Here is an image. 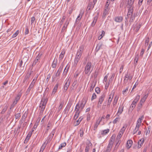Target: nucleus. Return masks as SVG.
Listing matches in <instances>:
<instances>
[{"label": "nucleus", "instance_id": "nucleus-1", "mask_svg": "<svg viewBox=\"0 0 152 152\" xmlns=\"http://www.w3.org/2000/svg\"><path fill=\"white\" fill-rule=\"evenodd\" d=\"M84 47V46L83 45H81L80 46L79 48L77 51L73 63L74 66H76L80 60V59L82 56Z\"/></svg>", "mask_w": 152, "mask_h": 152}, {"label": "nucleus", "instance_id": "nucleus-2", "mask_svg": "<svg viewBox=\"0 0 152 152\" xmlns=\"http://www.w3.org/2000/svg\"><path fill=\"white\" fill-rule=\"evenodd\" d=\"M48 100V99L47 97H45L44 96L42 98L39 106V110H40L39 114L40 115L43 113L45 107Z\"/></svg>", "mask_w": 152, "mask_h": 152}, {"label": "nucleus", "instance_id": "nucleus-3", "mask_svg": "<svg viewBox=\"0 0 152 152\" xmlns=\"http://www.w3.org/2000/svg\"><path fill=\"white\" fill-rule=\"evenodd\" d=\"M91 63L90 62H88L84 70L85 74H88L89 73L90 74L92 70H91Z\"/></svg>", "mask_w": 152, "mask_h": 152}, {"label": "nucleus", "instance_id": "nucleus-4", "mask_svg": "<svg viewBox=\"0 0 152 152\" xmlns=\"http://www.w3.org/2000/svg\"><path fill=\"white\" fill-rule=\"evenodd\" d=\"M105 46L104 45L102 42H99L97 44L96 50V51H98L101 49H104L105 48Z\"/></svg>", "mask_w": 152, "mask_h": 152}, {"label": "nucleus", "instance_id": "nucleus-5", "mask_svg": "<svg viewBox=\"0 0 152 152\" xmlns=\"http://www.w3.org/2000/svg\"><path fill=\"white\" fill-rule=\"evenodd\" d=\"M55 132H56V130L55 129H53L51 133L49 135L48 137V139L47 140V143H49L50 142V141L51 140L52 138L53 137L54 135V134Z\"/></svg>", "mask_w": 152, "mask_h": 152}, {"label": "nucleus", "instance_id": "nucleus-6", "mask_svg": "<svg viewBox=\"0 0 152 152\" xmlns=\"http://www.w3.org/2000/svg\"><path fill=\"white\" fill-rule=\"evenodd\" d=\"M87 99L83 98L81 101L80 104H79L81 110H83L87 102Z\"/></svg>", "mask_w": 152, "mask_h": 152}, {"label": "nucleus", "instance_id": "nucleus-7", "mask_svg": "<svg viewBox=\"0 0 152 152\" xmlns=\"http://www.w3.org/2000/svg\"><path fill=\"white\" fill-rule=\"evenodd\" d=\"M104 97L105 95L103 94L99 97L98 103V107H101V104L104 99Z\"/></svg>", "mask_w": 152, "mask_h": 152}, {"label": "nucleus", "instance_id": "nucleus-8", "mask_svg": "<svg viewBox=\"0 0 152 152\" xmlns=\"http://www.w3.org/2000/svg\"><path fill=\"white\" fill-rule=\"evenodd\" d=\"M62 69V68H61V67H60L59 69L57 71V72L56 73V74L55 75H53V76L52 77L53 79V80H55L56 78H57V77H58L60 76Z\"/></svg>", "mask_w": 152, "mask_h": 152}, {"label": "nucleus", "instance_id": "nucleus-9", "mask_svg": "<svg viewBox=\"0 0 152 152\" xmlns=\"http://www.w3.org/2000/svg\"><path fill=\"white\" fill-rule=\"evenodd\" d=\"M83 14L84 12L82 11V10H80V13L76 19L75 22L76 24H78L79 23Z\"/></svg>", "mask_w": 152, "mask_h": 152}, {"label": "nucleus", "instance_id": "nucleus-10", "mask_svg": "<svg viewBox=\"0 0 152 152\" xmlns=\"http://www.w3.org/2000/svg\"><path fill=\"white\" fill-rule=\"evenodd\" d=\"M70 81L69 79H68L66 81V82L64 86V92H66L70 85Z\"/></svg>", "mask_w": 152, "mask_h": 152}, {"label": "nucleus", "instance_id": "nucleus-11", "mask_svg": "<svg viewBox=\"0 0 152 152\" xmlns=\"http://www.w3.org/2000/svg\"><path fill=\"white\" fill-rule=\"evenodd\" d=\"M144 116L142 115L138 119L137 124L136 127V128H139L140 126H141V123L142 122V120L144 118Z\"/></svg>", "mask_w": 152, "mask_h": 152}, {"label": "nucleus", "instance_id": "nucleus-12", "mask_svg": "<svg viewBox=\"0 0 152 152\" xmlns=\"http://www.w3.org/2000/svg\"><path fill=\"white\" fill-rule=\"evenodd\" d=\"M144 116L142 115L138 119L137 124L136 127V128H139L140 126H141V123L142 122V120L144 118Z\"/></svg>", "mask_w": 152, "mask_h": 152}, {"label": "nucleus", "instance_id": "nucleus-13", "mask_svg": "<svg viewBox=\"0 0 152 152\" xmlns=\"http://www.w3.org/2000/svg\"><path fill=\"white\" fill-rule=\"evenodd\" d=\"M134 0H127L126 2L127 8H134L133 4Z\"/></svg>", "mask_w": 152, "mask_h": 152}, {"label": "nucleus", "instance_id": "nucleus-14", "mask_svg": "<svg viewBox=\"0 0 152 152\" xmlns=\"http://www.w3.org/2000/svg\"><path fill=\"white\" fill-rule=\"evenodd\" d=\"M92 146V144L90 141H88L86 143V145L85 150V152H89L90 148Z\"/></svg>", "mask_w": 152, "mask_h": 152}, {"label": "nucleus", "instance_id": "nucleus-15", "mask_svg": "<svg viewBox=\"0 0 152 152\" xmlns=\"http://www.w3.org/2000/svg\"><path fill=\"white\" fill-rule=\"evenodd\" d=\"M41 55V54L40 55L39 54L36 57L34 61V62L32 64V65L33 66L35 65L38 62V61L40 60Z\"/></svg>", "mask_w": 152, "mask_h": 152}, {"label": "nucleus", "instance_id": "nucleus-16", "mask_svg": "<svg viewBox=\"0 0 152 152\" xmlns=\"http://www.w3.org/2000/svg\"><path fill=\"white\" fill-rule=\"evenodd\" d=\"M114 20L117 23H121L123 20V17L121 16H116L114 18Z\"/></svg>", "mask_w": 152, "mask_h": 152}, {"label": "nucleus", "instance_id": "nucleus-17", "mask_svg": "<svg viewBox=\"0 0 152 152\" xmlns=\"http://www.w3.org/2000/svg\"><path fill=\"white\" fill-rule=\"evenodd\" d=\"M114 94H113V95H112V94H110L109 95L107 101V105L108 106H110V105L111 103V102L114 96Z\"/></svg>", "mask_w": 152, "mask_h": 152}, {"label": "nucleus", "instance_id": "nucleus-18", "mask_svg": "<svg viewBox=\"0 0 152 152\" xmlns=\"http://www.w3.org/2000/svg\"><path fill=\"white\" fill-rule=\"evenodd\" d=\"M113 144V141L112 140L110 141L107 146L106 150L107 152H109L111 149Z\"/></svg>", "mask_w": 152, "mask_h": 152}, {"label": "nucleus", "instance_id": "nucleus-19", "mask_svg": "<svg viewBox=\"0 0 152 152\" xmlns=\"http://www.w3.org/2000/svg\"><path fill=\"white\" fill-rule=\"evenodd\" d=\"M124 107V106L122 105L120 106L119 107L117 113V114L118 115V116H119L122 113V112L123 111Z\"/></svg>", "mask_w": 152, "mask_h": 152}, {"label": "nucleus", "instance_id": "nucleus-20", "mask_svg": "<svg viewBox=\"0 0 152 152\" xmlns=\"http://www.w3.org/2000/svg\"><path fill=\"white\" fill-rule=\"evenodd\" d=\"M132 143V141L131 140H129L127 141L126 145V147L128 149H129L131 147Z\"/></svg>", "mask_w": 152, "mask_h": 152}, {"label": "nucleus", "instance_id": "nucleus-21", "mask_svg": "<svg viewBox=\"0 0 152 152\" xmlns=\"http://www.w3.org/2000/svg\"><path fill=\"white\" fill-rule=\"evenodd\" d=\"M128 11L127 13V16L128 17H129L130 16L133 15V8H128Z\"/></svg>", "mask_w": 152, "mask_h": 152}, {"label": "nucleus", "instance_id": "nucleus-22", "mask_svg": "<svg viewBox=\"0 0 152 152\" xmlns=\"http://www.w3.org/2000/svg\"><path fill=\"white\" fill-rule=\"evenodd\" d=\"M130 75H129V74H128V72H127V73L126 74H125V77H124L125 78L124 80V84H125V85H126L127 82H128V81L129 79V77Z\"/></svg>", "mask_w": 152, "mask_h": 152}, {"label": "nucleus", "instance_id": "nucleus-23", "mask_svg": "<svg viewBox=\"0 0 152 152\" xmlns=\"http://www.w3.org/2000/svg\"><path fill=\"white\" fill-rule=\"evenodd\" d=\"M80 108L79 105V102L75 106V111H76L75 113H80V111L79 110Z\"/></svg>", "mask_w": 152, "mask_h": 152}, {"label": "nucleus", "instance_id": "nucleus-24", "mask_svg": "<svg viewBox=\"0 0 152 152\" xmlns=\"http://www.w3.org/2000/svg\"><path fill=\"white\" fill-rule=\"evenodd\" d=\"M96 82L94 81H93L92 82L90 89V91H92L93 90L94 88L96 86Z\"/></svg>", "mask_w": 152, "mask_h": 152}, {"label": "nucleus", "instance_id": "nucleus-25", "mask_svg": "<svg viewBox=\"0 0 152 152\" xmlns=\"http://www.w3.org/2000/svg\"><path fill=\"white\" fill-rule=\"evenodd\" d=\"M28 113V111H26L25 112L23 113L21 118L23 120V121H25L27 117Z\"/></svg>", "mask_w": 152, "mask_h": 152}, {"label": "nucleus", "instance_id": "nucleus-26", "mask_svg": "<svg viewBox=\"0 0 152 152\" xmlns=\"http://www.w3.org/2000/svg\"><path fill=\"white\" fill-rule=\"evenodd\" d=\"M148 96V94H145L141 99L140 103H144Z\"/></svg>", "mask_w": 152, "mask_h": 152}, {"label": "nucleus", "instance_id": "nucleus-27", "mask_svg": "<svg viewBox=\"0 0 152 152\" xmlns=\"http://www.w3.org/2000/svg\"><path fill=\"white\" fill-rule=\"evenodd\" d=\"M69 66H68V65H67L65 68L64 69V71L63 72V76L64 75H66L67 72L69 70Z\"/></svg>", "mask_w": 152, "mask_h": 152}, {"label": "nucleus", "instance_id": "nucleus-28", "mask_svg": "<svg viewBox=\"0 0 152 152\" xmlns=\"http://www.w3.org/2000/svg\"><path fill=\"white\" fill-rule=\"evenodd\" d=\"M100 122L99 121L98 119L96 120L95 124L94 126V130H96Z\"/></svg>", "mask_w": 152, "mask_h": 152}, {"label": "nucleus", "instance_id": "nucleus-29", "mask_svg": "<svg viewBox=\"0 0 152 152\" xmlns=\"http://www.w3.org/2000/svg\"><path fill=\"white\" fill-rule=\"evenodd\" d=\"M127 127V125L126 124H124L119 132L123 134Z\"/></svg>", "mask_w": 152, "mask_h": 152}, {"label": "nucleus", "instance_id": "nucleus-30", "mask_svg": "<svg viewBox=\"0 0 152 152\" xmlns=\"http://www.w3.org/2000/svg\"><path fill=\"white\" fill-rule=\"evenodd\" d=\"M123 135V134L119 132L118 135H117L116 140L118 142H121L120 141V138L121 137L122 135Z\"/></svg>", "mask_w": 152, "mask_h": 152}, {"label": "nucleus", "instance_id": "nucleus-31", "mask_svg": "<svg viewBox=\"0 0 152 152\" xmlns=\"http://www.w3.org/2000/svg\"><path fill=\"white\" fill-rule=\"evenodd\" d=\"M65 53V51L64 50H63L61 51L59 57V59L60 60H62L63 58L64 55Z\"/></svg>", "mask_w": 152, "mask_h": 152}, {"label": "nucleus", "instance_id": "nucleus-32", "mask_svg": "<svg viewBox=\"0 0 152 152\" xmlns=\"http://www.w3.org/2000/svg\"><path fill=\"white\" fill-rule=\"evenodd\" d=\"M94 4H92V2H90L87 7V9L89 10L92 9L94 7Z\"/></svg>", "mask_w": 152, "mask_h": 152}, {"label": "nucleus", "instance_id": "nucleus-33", "mask_svg": "<svg viewBox=\"0 0 152 152\" xmlns=\"http://www.w3.org/2000/svg\"><path fill=\"white\" fill-rule=\"evenodd\" d=\"M57 62V59L54 58L52 65V68H55L56 67Z\"/></svg>", "mask_w": 152, "mask_h": 152}, {"label": "nucleus", "instance_id": "nucleus-34", "mask_svg": "<svg viewBox=\"0 0 152 152\" xmlns=\"http://www.w3.org/2000/svg\"><path fill=\"white\" fill-rule=\"evenodd\" d=\"M8 108V106L7 105H6L3 107L2 109L1 112L0 113L1 114H3L6 112L7 111Z\"/></svg>", "mask_w": 152, "mask_h": 152}, {"label": "nucleus", "instance_id": "nucleus-35", "mask_svg": "<svg viewBox=\"0 0 152 152\" xmlns=\"http://www.w3.org/2000/svg\"><path fill=\"white\" fill-rule=\"evenodd\" d=\"M129 88V87L127 86L126 87V88L125 89H124L122 91V94L123 95H125V96H126L127 95V93L128 91Z\"/></svg>", "mask_w": 152, "mask_h": 152}, {"label": "nucleus", "instance_id": "nucleus-36", "mask_svg": "<svg viewBox=\"0 0 152 152\" xmlns=\"http://www.w3.org/2000/svg\"><path fill=\"white\" fill-rule=\"evenodd\" d=\"M144 140L141 139L139 140L138 142V148H140L141 147V146L142 145L143 143Z\"/></svg>", "mask_w": 152, "mask_h": 152}, {"label": "nucleus", "instance_id": "nucleus-37", "mask_svg": "<svg viewBox=\"0 0 152 152\" xmlns=\"http://www.w3.org/2000/svg\"><path fill=\"white\" fill-rule=\"evenodd\" d=\"M21 96V93H19L18 94L17 96H16L15 100L16 101L18 102V101L19 100Z\"/></svg>", "mask_w": 152, "mask_h": 152}, {"label": "nucleus", "instance_id": "nucleus-38", "mask_svg": "<svg viewBox=\"0 0 152 152\" xmlns=\"http://www.w3.org/2000/svg\"><path fill=\"white\" fill-rule=\"evenodd\" d=\"M109 132V129H107L102 130L101 132V134L102 135H105L107 134Z\"/></svg>", "mask_w": 152, "mask_h": 152}, {"label": "nucleus", "instance_id": "nucleus-39", "mask_svg": "<svg viewBox=\"0 0 152 152\" xmlns=\"http://www.w3.org/2000/svg\"><path fill=\"white\" fill-rule=\"evenodd\" d=\"M15 116L16 120L17 119H18L21 117V114L20 113H15Z\"/></svg>", "mask_w": 152, "mask_h": 152}, {"label": "nucleus", "instance_id": "nucleus-40", "mask_svg": "<svg viewBox=\"0 0 152 152\" xmlns=\"http://www.w3.org/2000/svg\"><path fill=\"white\" fill-rule=\"evenodd\" d=\"M80 71H76L74 74V77L75 78H77L79 74L80 73Z\"/></svg>", "mask_w": 152, "mask_h": 152}, {"label": "nucleus", "instance_id": "nucleus-41", "mask_svg": "<svg viewBox=\"0 0 152 152\" xmlns=\"http://www.w3.org/2000/svg\"><path fill=\"white\" fill-rule=\"evenodd\" d=\"M66 143L65 142H64L61 143L60 145L59 146L58 149H61L62 148L65 147L66 145Z\"/></svg>", "mask_w": 152, "mask_h": 152}, {"label": "nucleus", "instance_id": "nucleus-42", "mask_svg": "<svg viewBox=\"0 0 152 152\" xmlns=\"http://www.w3.org/2000/svg\"><path fill=\"white\" fill-rule=\"evenodd\" d=\"M108 11L106 10H104L103 15H102V17H106V16L108 14Z\"/></svg>", "mask_w": 152, "mask_h": 152}, {"label": "nucleus", "instance_id": "nucleus-43", "mask_svg": "<svg viewBox=\"0 0 152 152\" xmlns=\"http://www.w3.org/2000/svg\"><path fill=\"white\" fill-rule=\"evenodd\" d=\"M120 144V142H117V143H116L115 147H114V149H113V151L114 152L115 151L116 152L118 148V147L119 146V145Z\"/></svg>", "mask_w": 152, "mask_h": 152}, {"label": "nucleus", "instance_id": "nucleus-44", "mask_svg": "<svg viewBox=\"0 0 152 152\" xmlns=\"http://www.w3.org/2000/svg\"><path fill=\"white\" fill-rule=\"evenodd\" d=\"M135 19V15H131L130 20H129V22H132Z\"/></svg>", "mask_w": 152, "mask_h": 152}, {"label": "nucleus", "instance_id": "nucleus-45", "mask_svg": "<svg viewBox=\"0 0 152 152\" xmlns=\"http://www.w3.org/2000/svg\"><path fill=\"white\" fill-rule=\"evenodd\" d=\"M120 119V118L119 117L116 118L113 121V124H115L117 123V122L119 121Z\"/></svg>", "mask_w": 152, "mask_h": 152}, {"label": "nucleus", "instance_id": "nucleus-46", "mask_svg": "<svg viewBox=\"0 0 152 152\" xmlns=\"http://www.w3.org/2000/svg\"><path fill=\"white\" fill-rule=\"evenodd\" d=\"M19 31L18 30H17L16 32L13 34L12 36V38H14L16 37L19 33Z\"/></svg>", "mask_w": 152, "mask_h": 152}, {"label": "nucleus", "instance_id": "nucleus-47", "mask_svg": "<svg viewBox=\"0 0 152 152\" xmlns=\"http://www.w3.org/2000/svg\"><path fill=\"white\" fill-rule=\"evenodd\" d=\"M51 125V123L50 122H49L48 124L46 131H45V133H47L48 132V130L50 129V127Z\"/></svg>", "mask_w": 152, "mask_h": 152}, {"label": "nucleus", "instance_id": "nucleus-48", "mask_svg": "<svg viewBox=\"0 0 152 152\" xmlns=\"http://www.w3.org/2000/svg\"><path fill=\"white\" fill-rule=\"evenodd\" d=\"M135 106H135V105H133L132 104H131L130 107V108L129 109V111H132L134 109V108L135 107Z\"/></svg>", "mask_w": 152, "mask_h": 152}, {"label": "nucleus", "instance_id": "nucleus-49", "mask_svg": "<svg viewBox=\"0 0 152 152\" xmlns=\"http://www.w3.org/2000/svg\"><path fill=\"white\" fill-rule=\"evenodd\" d=\"M97 18H94V19L91 24V26H94L95 25L97 21Z\"/></svg>", "mask_w": 152, "mask_h": 152}, {"label": "nucleus", "instance_id": "nucleus-50", "mask_svg": "<svg viewBox=\"0 0 152 152\" xmlns=\"http://www.w3.org/2000/svg\"><path fill=\"white\" fill-rule=\"evenodd\" d=\"M58 84H56L54 87L53 91L56 92L58 88Z\"/></svg>", "mask_w": 152, "mask_h": 152}, {"label": "nucleus", "instance_id": "nucleus-51", "mask_svg": "<svg viewBox=\"0 0 152 152\" xmlns=\"http://www.w3.org/2000/svg\"><path fill=\"white\" fill-rule=\"evenodd\" d=\"M33 88L30 85L26 92L27 94H28L30 92L31 90Z\"/></svg>", "mask_w": 152, "mask_h": 152}, {"label": "nucleus", "instance_id": "nucleus-52", "mask_svg": "<svg viewBox=\"0 0 152 152\" xmlns=\"http://www.w3.org/2000/svg\"><path fill=\"white\" fill-rule=\"evenodd\" d=\"M149 42V38H147L145 40V46H147L148 45V43Z\"/></svg>", "mask_w": 152, "mask_h": 152}, {"label": "nucleus", "instance_id": "nucleus-53", "mask_svg": "<svg viewBox=\"0 0 152 152\" xmlns=\"http://www.w3.org/2000/svg\"><path fill=\"white\" fill-rule=\"evenodd\" d=\"M80 113H75V114L74 116V119L76 120L78 118Z\"/></svg>", "mask_w": 152, "mask_h": 152}, {"label": "nucleus", "instance_id": "nucleus-54", "mask_svg": "<svg viewBox=\"0 0 152 152\" xmlns=\"http://www.w3.org/2000/svg\"><path fill=\"white\" fill-rule=\"evenodd\" d=\"M96 94L95 93H93L92 95L91 98V101H92L94 99H96Z\"/></svg>", "mask_w": 152, "mask_h": 152}, {"label": "nucleus", "instance_id": "nucleus-55", "mask_svg": "<svg viewBox=\"0 0 152 152\" xmlns=\"http://www.w3.org/2000/svg\"><path fill=\"white\" fill-rule=\"evenodd\" d=\"M141 26V25L140 24H138L136 26V28L135 29V31L136 32H137L138 31L139 29L140 28Z\"/></svg>", "mask_w": 152, "mask_h": 152}, {"label": "nucleus", "instance_id": "nucleus-56", "mask_svg": "<svg viewBox=\"0 0 152 152\" xmlns=\"http://www.w3.org/2000/svg\"><path fill=\"white\" fill-rule=\"evenodd\" d=\"M140 98V96L139 95H137L136 96V98L134 99V101L137 102L139 100Z\"/></svg>", "mask_w": 152, "mask_h": 152}, {"label": "nucleus", "instance_id": "nucleus-57", "mask_svg": "<svg viewBox=\"0 0 152 152\" xmlns=\"http://www.w3.org/2000/svg\"><path fill=\"white\" fill-rule=\"evenodd\" d=\"M96 92L98 94H99L100 92V89L99 88L96 87L95 88Z\"/></svg>", "mask_w": 152, "mask_h": 152}, {"label": "nucleus", "instance_id": "nucleus-58", "mask_svg": "<svg viewBox=\"0 0 152 152\" xmlns=\"http://www.w3.org/2000/svg\"><path fill=\"white\" fill-rule=\"evenodd\" d=\"M109 73H108L107 75H106L104 77L103 81H104L105 82H107V78L108 76Z\"/></svg>", "mask_w": 152, "mask_h": 152}, {"label": "nucleus", "instance_id": "nucleus-59", "mask_svg": "<svg viewBox=\"0 0 152 152\" xmlns=\"http://www.w3.org/2000/svg\"><path fill=\"white\" fill-rule=\"evenodd\" d=\"M35 20V18L34 17H32L31 18V24H32L34 22V21Z\"/></svg>", "mask_w": 152, "mask_h": 152}, {"label": "nucleus", "instance_id": "nucleus-60", "mask_svg": "<svg viewBox=\"0 0 152 152\" xmlns=\"http://www.w3.org/2000/svg\"><path fill=\"white\" fill-rule=\"evenodd\" d=\"M145 50L143 48L142 49L140 53V56L142 57L144 53Z\"/></svg>", "mask_w": 152, "mask_h": 152}, {"label": "nucleus", "instance_id": "nucleus-61", "mask_svg": "<svg viewBox=\"0 0 152 152\" xmlns=\"http://www.w3.org/2000/svg\"><path fill=\"white\" fill-rule=\"evenodd\" d=\"M45 146H44L43 145H42V147H41V148L40 149V150L39 151V152H43L44 149H45Z\"/></svg>", "mask_w": 152, "mask_h": 152}, {"label": "nucleus", "instance_id": "nucleus-62", "mask_svg": "<svg viewBox=\"0 0 152 152\" xmlns=\"http://www.w3.org/2000/svg\"><path fill=\"white\" fill-rule=\"evenodd\" d=\"M63 103H60V105L59 106L58 108V110L59 111H60L62 109V108L63 107Z\"/></svg>", "mask_w": 152, "mask_h": 152}, {"label": "nucleus", "instance_id": "nucleus-63", "mask_svg": "<svg viewBox=\"0 0 152 152\" xmlns=\"http://www.w3.org/2000/svg\"><path fill=\"white\" fill-rule=\"evenodd\" d=\"M142 103H140H140L138 104V109H140L141 108L142 106Z\"/></svg>", "mask_w": 152, "mask_h": 152}, {"label": "nucleus", "instance_id": "nucleus-64", "mask_svg": "<svg viewBox=\"0 0 152 152\" xmlns=\"http://www.w3.org/2000/svg\"><path fill=\"white\" fill-rule=\"evenodd\" d=\"M139 60V56L138 54H137L135 56L134 61H138Z\"/></svg>", "mask_w": 152, "mask_h": 152}]
</instances>
